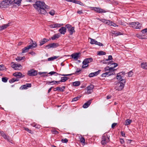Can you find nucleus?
I'll use <instances>...</instances> for the list:
<instances>
[{
    "label": "nucleus",
    "instance_id": "1",
    "mask_svg": "<svg viewBox=\"0 0 147 147\" xmlns=\"http://www.w3.org/2000/svg\"><path fill=\"white\" fill-rule=\"evenodd\" d=\"M33 6L39 13L41 14H45L47 13L45 9H49V7L46 5L45 3L41 1H37Z\"/></svg>",
    "mask_w": 147,
    "mask_h": 147
},
{
    "label": "nucleus",
    "instance_id": "2",
    "mask_svg": "<svg viewBox=\"0 0 147 147\" xmlns=\"http://www.w3.org/2000/svg\"><path fill=\"white\" fill-rule=\"evenodd\" d=\"M13 75L16 77V78H13L9 80V82L12 83L16 81H18L19 80L20 78H23L25 76L23 75L20 72H16L13 74Z\"/></svg>",
    "mask_w": 147,
    "mask_h": 147
},
{
    "label": "nucleus",
    "instance_id": "3",
    "mask_svg": "<svg viewBox=\"0 0 147 147\" xmlns=\"http://www.w3.org/2000/svg\"><path fill=\"white\" fill-rule=\"evenodd\" d=\"M13 3V1L11 0H3L0 3V8H7L9 5Z\"/></svg>",
    "mask_w": 147,
    "mask_h": 147
},
{
    "label": "nucleus",
    "instance_id": "4",
    "mask_svg": "<svg viewBox=\"0 0 147 147\" xmlns=\"http://www.w3.org/2000/svg\"><path fill=\"white\" fill-rule=\"evenodd\" d=\"M67 29L70 35L72 34L73 32H75L74 27H72L69 24H68L66 25L65 27V33L66 32Z\"/></svg>",
    "mask_w": 147,
    "mask_h": 147
},
{
    "label": "nucleus",
    "instance_id": "5",
    "mask_svg": "<svg viewBox=\"0 0 147 147\" xmlns=\"http://www.w3.org/2000/svg\"><path fill=\"white\" fill-rule=\"evenodd\" d=\"M101 143L102 145L106 144L110 141L109 136L108 137L107 134L105 133L102 136Z\"/></svg>",
    "mask_w": 147,
    "mask_h": 147
},
{
    "label": "nucleus",
    "instance_id": "6",
    "mask_svg": "<svg viewBox=\"0 0 147 147\" xmlns=\"http://www.w3.org/2000/svg\"><path fill=\"white\" fill-rule=\"evenodd\" d=\"M129 24L131 25V27L134 28L139 29H142V24L138 22L130 23Z\"/></svg>",
    "mask_w": 147,
    "mask_h": 147
},
{
    "label": "nucleus",
    "instance_id": "7",
    "mask_svg": "<svg viewBox=\"0 0 147 147\" xmlns=\"http://www.w3.org/2000/svg\"><path fill=\"white\" fill-rule=\"evenodd\" d=\"M125 75V73L124 72H121L117 74L116 76L117 79L119 81L125 82V81L124 79L122 78Z\"/></svg>",
    "mask_w": 147,
    "mask_h": 147
},
{
    "label": "nucleus",
    "instance_id": "8",
    "mask_svg": "<svg viewBox=\"0 0 147 147\" xmlns=\"http://www.w3.org/2000/svg\"><path fill=\"white\" fill-rule=\"evenodd\" d=\"M125 83V82H118L116 84L117 86L115 87V89L118 90H121L123 88Z\"/></svg>",
    "mask_w": 147,
    "mask_h": 147
},
{
    "label": "nucleus",
    "instance_id": "9",
    "mask_svg": "<svg viewBox=\"0 0 147 147\" xmlns=\"http://www.w3.org/2000/svg\"><path fill=\"white\" fill-rule=\"evenodd\" d=\"M92 9L94 11L98 13H103L107 12V10H105L100 7H92Z\"/></svg>",
    "mask_w": 147,
    "mask_h": 147
},
{
    "label": "nucleus",
    "instance_id": "10",
    "mask_svg": "<svg viewBox=\"0 0 147 147\" xmlns=\"http://www.w3.org/2000/svg\"><path fill=\"white\" fill-rule=\"evenodd\" d=\"M92 9L94 11L98 13H103L107 12V10H105L100 7H92Z\"/></svg>",
    "mask_w": 147,
    "mask_h": 147
},
{
    "label": "nucleus",
    "instance_id": "11",
    "mask_svg": "<svg viewBox=\"0 0 147 147\" xmlns=\"http://www.w3.org/2000/svg\"><path fill=\"white\" fill-rule=\"evenodd\" d=\"M11 65V67L15 70H18L22 68V66L19 64H16L13 62H12Z\"/></svg>",
    "mask_w": 147,
    "mask_h": 147
},
{
    "label": "nucleus",
    "instance_id": "12",
    "mask_svg": "<svg viewBox=\"0 0 147 147\" xmlns=\"http://www.w3.org/2000/svg\"><path fill=\"white\" fill-rule=\"evenodd\" d=\"M0 134L4 138L7 140L8 141L11 143L12 140L9 136L7 135L3 131H0Z\"/></svg>",
    "mask_w": 147,
    "mask_h": 147
},
{
    "label": "nucleus",
    "instance_id": "13",
    "mask_svg": "<svg viewBox=\"0 0 147 147\" xmlns=\"http://www.w3.org/2000/svg\"><path fill=\"white\" fill-rule=\"evenodd\" d=\"M37 74L36 71L34 69H31L28 71V75L30 76H36Z\"/></svg>",
    "mask_w": 147,
    "mask_h": 147
},
{
    "label": "nucleus",
    "instance_id": "14",
    "mask_svg": "<svg viewBox=\"0 0 147 147\" xmlns=\"http://www.w3.org/2000/svg\"><path fill=\"white\" fill-rule=\"evenodd\" d=\"M115 74V73L113 71V72H111L109 71L108 72H106L105 73L102 74L101 75V76L102 77H108L111 75H113Z\"/></svg>",
    "mask_w": 147,
    "mask_h": 147
},
{
    "label": "nucleus",
    "instance_id": "15",
    "mask_svg": "<svg viewBox=\"0 0 147 147\" xmlns=\"http://www.w3.org/2000/svg\"><path fill=\"white\" fill-rule=\"evenodd\" d=\"M58 46V44L56 43H52L49 44L48 45L45 46V48L47 47L48 49H49L51 48H55Z\"/></svg>",
    "mask_w": 147,
    "mask_h": 147
},
{
    "label": "nucleus",
    "instance_id": "16",
    "mask_svg": "<svg viewBox=\"0 0 147 147\" xmlns=\"http://www.w3.org/2000/svg\"><path fill=\"white\" fill-rule=\"evenodd\" d=\"M94 86L92 85H90L88 86L86 89L87 92L89 94L91 93L92 91V89L94 88Z\"/></svg>",
    "mask_w": 147,
    "mask_h": 147
},
{
    "label": "nucleus",
    "instance_id": "17",
    "mask_svg": "<svg viewBox=\"0 0 147 147\" xmlns=\"http://www.w3.org/2000/svg\"><path fill=\"white\" fill-rule=\"evenodd\" d=\"M63 24H61L57 23L52 24L50 25V27L51 28H59L63 26Z\"/></svg>",
    "mask_w": 147,
    "mask_h": 147
},
{
    "label": "nucleus",
    "instance_id": "18",
    "mask_svg": "<svg viewBox=\"0 0 147 147\" xmlns=\"http://www.w3.org/2000/svg\"><path fill=\"white\" fill-rule=\"evenodd\" d=\"M80 54V53H76L72 54L71 56V57L74 59L75 60H77L78 58L79 57V55Z\"/></svg>",
    "mask_w": 147,
    "mask_h": 147
},
{
    "label": "nucleus",
    "instance_id": "19",
    "mask_svg": "<svg viewBox=\"0 0 147 147\" xmlns=\"http://www.w3.org/2000/svg\"><path fill=\"white\" fill-rule=\"evenodd\" d=\"M31 84H26L21 86L20 89L22 90L23 89H26L28 87H31Z\"/></svg>",
    "mask_w": 147,
    "mask_h": 147
},
{
    "label": "nucleus",
    "instance_id": "20",
    "mask_svg": "<svg viewBox=\"0 0 147 147\" xmlns=\"http://www.w3.org/2000/svg\"><path fill=\"white\" fill-rule=\"evenodd\" d=\"M92 99H90L88 100L87 102L85 103L83 106L84 108H86L88 107L91 104L92 101Z\"/></svg>",
    "mask_w": 147,
    "mask_h": 147
},
{
    "label": "nucleus",
    "instance_id": "21",
    "mask_svg": "<svg viewBox=\"0 0 147 147\" xmlns=\"http://www.w3.org/2000/svg\"><path fill=\"white\" fill-rule=\"evenodd\" d=\"M60 82H64V77H61V80L59 81H51L52 83L51 85H53L57 84H58Z\"/></svg>",
    "mask_w": 147,
    "mask_h": 147
},
{
    "label": "nucleus",
    "instance_id": "22",
    "mask_svg": "<svg viewBox=\"0 0 147 147\" xmlns=\"http://www.w3.org/2000/svg\"><path fill=\"white\" fill-rule=\"evenodd\" d=\"M31 45H29L25 47L22 50V53H24L26 52H27L28 51V50L31 49Z\"/></svg>",
    "mask_w": 147,
    "mask_h": 147
},
{
    "label": "nucleus",
    "instance_id": "23",
    "mask_svg": "<svg viewBox=\"0 0 147 147\" xmlns=\"http://www.w3.org/2000/svg\"><path fill=\"white\" fill-rule=\"evenodd\" d=\"M60 36V35L59 34H56L51 37V38L52 40H56L59 38Z\"/></svg>",
    "mask_w": 147,
    "mask_h": 147
},
{
    "label": "nucleus",
    "instance_id": "24",
    "mask_svg": "<svg viewBox=\"0 0 147 147\" xmlns=\"http://www.w3.org/2000/svg\"><path fill=\"white\" fill-rule=\"evenodd\" d=\"M100 20L102 22L106 24L107 25H110L111 21L108 20H107L105 19H101Z\"/></svg>",
    "mask_w": 147,
    "mask_h": 147
},
{
    "label": "nucleus",
    "instance_id": "25",
    "mask_svg": "<svg viewBox=\"0 0 147 147\" xmlns=\"http://www.w3.org/2000/svg\"><path fill=\"white\" fill-rule=\"evenodd\" d=\"M31 125L32 126L35 127L37 129H39L41 127V126L40 125L34 122L33 123L31 124Z\"/></svg>",
    "mask_w": 147,
    "mask_h": 147
},
{
    "label": "nucleus",
    "instance_id": "26",
    "mask_svg": "<svg viewBox=\"0 0 147 147\" xmlns=\"http://www.w3.org/2000/svg\"><path fill=\"white\" fill-rule=\"evenodd\" d=\"M49 40L45 38H44L40 42V45L41 46L44 44L46 42L48 41Z\"/></svg>",
    "mask_w": 147,
    "mask_h": 147
},
{
    "label": "nucleus",
    "instance_id": "27",
    "mask_svg": "<svg viewBox=\"0 0 147 147\" xmlns=\"http://www.w3.org/2000/svg\"><path fill=\"white\" fill-rule=\"evenodd\" d=\"M9 26V24H4L1 26H0V31L5 29Z\"/></svg>",
    "mask_w": 147,
    "mask_h": 147
},
{
    "label": "nucleus",
    "instance_id": "28",
    "mask_svg": "<svg viewBox=\"0 0 147 147\" xmlns=\"http://www.w3.org/2000/svg\"><path fill=\"white\" fill-rule=\"evenodd\" d=\"M82 63L83 64V65H82V68H85L87 67L88 65H87L86 66H84V65H86L88 64V63L87 62V61L85 59L83 61Z\"/></svg>",
    "mask_w": 147,
    "mask_h": 147
},
{
    "label": "nucleus",
    "instance_id": "29",
    "mask_svg": "<svg viewBox=\"0 0 147 147\" xmlns=\"http://www.w3.org/2000/svg\"><path fill=\"white\" fill-rule=\"evenodd\" d=\"M141 66L143 69H147V63H142L141 64Z\"/></svg>",
    "mask_w": 147,
    "mask_h": 147
},
{
    "label": "nucleus",
    "instance_id": "30",
    "mask_svg": "<svg viewBox=\"0 0 147 147\" xmlns=\"http://www.w3.org/2000/svg\"><path fill=\"white\" fill-rule=\"evenodd\" d=\"M90 43L91 44H95L96 45H97V44L98 42L96 40H95L94 39H92L91 38H90Z\"/></svg>",
    "mask_w": 147,
    "mask_h": 147
},
{
    "label": "nucleus",
    "instance_id": "31",
    "mask_svg": "<svg viewBox=\"0 0 147 147\" xmlns=\"http://www.w3.org/2000/svg\"><path fill=\"white\" fill-rule=\"evenodd\" d=\"M80 84V82L79 81H77L73 82V85L75 86H79Z\"/></svg>",
    "mask_w": 147,
    "mask_h": 147
},
{
    "label": "nucleus",
    "instance_id": "32",
    "mask_svg": "<svg viewBox=\"0 0 147 147\" xmlns=\"http://www.w3.org/2000/svg\"><path fill=\"white\" fill-rule=\"evenodd\" d=\"M132 121L131 120L127 119L125 121V125H129L131 123Z\"/></svg>",
    "mask_w": 147,
    "mask_h": 147
},
{
    "label": "nucleus",
    "instance_id": "33",
    "mask_svg": "<svg viewBox=\"0 0 147 147\" xmlns=\"http://www.w3.org/2000/svg\"><path fill=\"white\" fill-rule=\"evenodd\" d=\"M81 97V96H77L74 98L71 101L72 102H76Z\"/></svg>",
    "mask_w": 147,
    "mask_h": 147
},
{
    "label": "nucleus",
    "instance_id": "34",
    "mask_svg": "<svg viewBox=\"0 0 147 147\" xmlns=\"http://www.w3.org/2000/svg\"><path fill=\"white\" fill-rule=\"evenodd\" d=\"M106 53L105 52L102 51H100L97 52V55H104L106 54Z\"/></svg>",
    "mask_w": 147,
    "mask_h": 147
},
{
    "label": "nucleus",
    "instance_id": "35",
    "mask_svg": "<svg viewBox=\"0 0 147 147\" xmlns=\"http://www.w3.org/2000/svg\"><path fill=\"white\" fill-rule=\"evenodd\" d=\"M22 0H14L12 1H13V4L15 3L19 5L21 3Z\"/></svg>",
    "mask_w": 147,
    "mask_h": 147
},
{
    "label": "nucleus",
    "instance_id": "36",
    "mask_svg": "<svg viewBox=\"0 0 147 147\" xmlns=\"http://www.w3.org/2000/svg\"><path fill=\"white\" fill-rule=\"evenodd\" d=\"M59 31L60 33L61 34H64V27H62L60 28Z\"/></svg>",
    "mask_w": 147,
    "mask_h": 147
},
{
    "label": "nucleus",
    "instance_id": "37",
    "mask_svg": "<svg viewBox=\"0 0 147 147\" xmlns=\"http://www.w3.org/2000/svg\"><path fill=\"white\" fill-rule=\"evenodd\" d=\"M32 43L30 45H31V49H32V48L36 47L37 46V45L36 43L35 42H34V43L33 42V41L32 40Z\"/></svg>",
    "mask_w": 147,
    "mask_h": 147
},
{
    "label": "nucleus",
    "instance_id": "38",
    "mask_svg": "<svg viewBox=\"0 0 147 147\" xmlns=\"http://www.w3.org/2000/svg\"><path fill=\"white\" fill-rule=\"evenodd\" d=\"M48 74L51 75L54 74L55 76H57L58 74V73L54 71H51Z\"/></svg>",
    "mask_w": 147,
    "mask_h": 147
},
{
    "label": "nucleus",
    "instance_id": "39",
    "mask_svg": "<svg viewBox=\"0 0 147 147\" xmlns=\"http://www.w3.org/2000/svg\"><path fill=\"white\" fill-rule=\"evenodd\" d=\"M25 58V57H18L17 58H16V60L18 61H20L22 59H23Z\"/></svg>",
    "mask_w": 147,
    "mask_h": 147
},
{
    "label": "nucleus",
    "instance_id": "40",
    "mask_svg": "<svg viewBox=\"0 0 147 147\" xmlns=\"http://www.w3.org/2000/svg\"><path fill=\"white\" fill-rule=\"evenodd\" d=\"M47 73V72H40L39 73V74L40 75H42V76L46 77L47 76H48V75H45V74H46Z\"/></svg>",
    "mask_w": 147,
    "mask_h": 147
},
{
    "label": "nucleus",
    "instance_id": "41",
    "mask_svg": "<svg viewBox=\"0 0 147 147\" xmlns=\"http://www.w3.org/2000/svg\"><path fill=\"white\" fill-rule=\"evenodd\" d=\"M57 57L56 56H54L53 57H51L50 58H49L48 59V61H52L53 60L55 59H57Z\"/></svg>",
    "mask_w": 147,
    "mask_h": 147
},
{
    "label": "nucleus",
    "instance_id": "42",
    "mask_svg": "<svg viewBox=\"0 0 147 147\" xmlns=\"http://www.w3.org/2000/svg\"><path fill=\"white\" fill-rule=\"evenodd\" d=\"M54 91H56L57 90H59L60 91H63V89L59 87H57V88H55L54 89Z\"/></svg>",
    "mask_w": 147,
    "mask_h": 147
},
{
    "label": "nucleus",
    "instance_id": "43",
    "mask_svg": "<svg viewBox=\"0 0 147 147\" xmlns=\"http://www.w3.org/2000/svg\"><path fill=\"white\" fill-rule=\"evenodd\" d=\"M23 129L27 131H28V133H31L32 131L29 128L26 127H23Z\"/></svg>",
    "mask_w": 147,
    "mask_h": 147
},
{
    "label": "nucleus",
    "instance_id": "44",
    "mask_svg": "<svg viewBox=\"0 0 147 147\" xmlns=\"http://www.w3.org/2000/svg\"><path fill=\"white\" fill-rule=\"evenodd\" d=\"M110 26H112L114 27L118 26V25H117L116 24H115V23H113V22H112V21H111L110 23Z\"/></svg>",
    "mask_w": 147,
    "mask_h": 147
},
{
    "label": "nucleus",
    "instance_id": "45",
    "mask_svg": "<svg viewBox=\"0 0 147 147\" xmlns=\"http://www.w3.org/2000/svg\"><path fill=\"white\" fill-rule=\"evenodd\" d=\"M86 59L87 61V62L88 63L91 62H92L93 61V59L91 58Z\"/></svg>",
    "mask_w": 147,
    "mask_h": 147
},
{
    "label": "nucleus",
    "instance_id": "46",
    "mask_svg": "<svg viewBox=\"0 0 147 147\" xmlns=\"http://www.w3.org/2000/svg\"><path fill=\"white\" fill-rule=\"evenodd\" d=\"M82 69H77L76 71L75 72V74L78 75L80 73H79L81 71Z\"/></svg>",
    "mask_w": 147,
    "mask_h": 147
},
{
    "label": "nucleus",
    "instance_id": "47",
    "mask_svg": "<svg viewBox=\"0 0 147 147\" xmlns=\"http://www.w3.org/2000/svg\"><path fill=\"white\" fill-rule=\"evenodd\" d=\"M133 75V72L132 71H130L128 73V76L129 77H131Z\"/></svg>",
    "mask_w": 147,
    "mask_h": 147
},
{
    "label": "nucleus",
    "instance_id": "48",
    "mask_svg": "<svg viewBox=\"0 0 147 147\" xmlns=\"http://www.w3.org/2000/svg\"><path fill=\"white\" fill-rule=\"evenodd\" d=\"M8 79L5 77L2 78V81L4 82H7Z\"/></svg>",
    "mask_w": 147,
    "mask_h": 147
},
{
    "label": "nucleus",
    "instance_id": "49",
    "mask_svg": "<svg viewBox=\"0 0 147 147\" xmlns=\"http://www.w3.org/2000/svg\"><path fill=\"white\" fill-rule=\"evenodd\" d=\"M51 132L52 133L55 134H58L59 133V132L57 131L55 129L52 130Z\"/></svg>",
    "mask_w": 147,
    "mask_h": 147
},
{
    "label": "nucleus",
    "instance_id": "50",
    "mask_svg": "<svg viewBox=\"0 0 147 147\" xmlns=\"http://www.w3.org/2000/svg\"><path fill=\"white\" fill-rule=\"evenodd\" d=\"M141 32L142 34L146 33L147 34V28H145L142 30Z\"/></svg>",
    "mask_w": 147,
    "mask_h": 147
},
{
    "label": "nucleus",
    "instance_id": "51",
    "mask_svg": "<svg viewBox=\"0 0 147 147\" xmlns=\"http://www.w3.org/2000/svg\"><path fill=\"white\" fill-rule=\"evenodd\" d=\"M101 71V70H99L97 71H96V72H94V76H97L99 74L100 72Z\"/></svg>",
    "mask_w": 147,
    "mask_h": 147
},
{
    "label": "nucleus",
    "instance_id": "52",
    "mask_svg": "<svg viewBox=\"0 0 147 147\" xmlns=\"http://www.w3.org/2000/svg\"><path fill=\"white\" fill-rule=\"evenodd\" d=\"M80 141L81 142L84 143L85 142V139L84 138L82 137L80 139Z\"/></svg>",
    "mask_w": 147,
    "mask_h": 147
},
{
    "label": "nucleus",
    "instance_id": "53",
    "mask_svg": "<svg viewBox=\"0 0 147 147\" xmlns=\"http://www.w3.org/2000/svg\"><path fill=\"white\" fill-rule=\"evenodd\" d=\"M5 67L3 65H0V71H3Z\"/></svg>",
    "mask_w": 147,
    "mask_h": 147
},
{
    "label": "nucleus",
    "instance_id": "54",
    "mask_svg": "<svg viewBox=\"0 0 147 147\" xmlns=\"http://www.w3.org/2000/svg\"><path fill=\"white\" fill-rule=\"evenodd\" d=\"M55 12L53 10H51L49 12V13L51 16H53L55 14Z\"/></svg>",
    "mask_w": 147,
    "mask_h": 147
},
{
    "label": "nucleus",
    "instance_id": "55",
    "mask_svg": "<svg viewBox=\"0 0 147 147\" xmlns=\"http://www.w3.org/2000/svg\"><path fill=\"white\" fill-rule=\"evenodd\" d=\"M136 37L140 39H143L142 36L139 34H137L136 35Z\"/></svg>",
    "mask_w": 147,
    "mask_h": 147
},
{
    "label": "nucleus",
    "instance_id": "56",
    "mask_svg": "<svg viewBox=\"0 0 147 147\" xmlns=\"http://www.w3.org/2000/svg\"><path fill=\"white\" fill-rule=\"evenodd\" d=\"M65 74V81L66 80H67L68 78L65 77L66 76H71L72 75V74Z\"/></svg>",
    "mask_w": 147,
    "mask_h": 147
},
{
    "label": "nucleus",
    "instance_id": "57",
    "mask_svg": "<svg viewBox=\"0 0 147 147\" xmlns=\"http://www.w3.org/2000/svg\"><path fill=\"white\" fill-rule=\"evenodd\" d=\"M109 64H111V65L114 64V65L113 67L114 68L118 66V64L116 63H111V62H109Z\"/></svg>",
    "mask_w": 147,
    "mask_h": 147
},
{
    "label": "nucleus",
    "instance_id": "58",
    "mask_svg": "<svg viewBox=\"0 0 147 147\" xmlns=\"http://www.w3.org/2000/svg\"><path fill=\"white\" fill-rule=\"evenodd\" d=\"M112 59V56L111 55H110L108 57V59H106L105 61H108V60H111Z\"/></svg>",
    "mask_w": 147,
    "mask_h": 147
},
{
    "label": "nucleus",
    "instance_id": "59",
    "mask_svg": "<svg viewBox=\"0 0 147 147\" xmlns=\"http://www.w3.org/2000/svg\"><path fill=\"white\" fill-rule=\"evenodd\" d=\"M71 2L75 3L78 4L79 3V1L76 0H72Z\"/></svg>",
    "mask_w": 147,
    "mask_h": 147
},
{
    "label": "nucleus",
    "instance_id": "60",
    "mask_svg": "<svg viewBox=\"0 0 147 147\" xmlns=\"http://www.w3.org/2000/svg\"><path fill=\"white\" fill-rule=\"evenodd\" d=\"M94 73H90L89 75V76L90 77H94Z\"/></svg>",
    "mask_w": 147,
    "mask_h": 147
},
{
    "label": "nucleus",
    "instance_id": "61",
    "mask_svg": "<svg viewBox=\"0 0 147 147\" xmlns=\"http://www.w3.org/2000/svg\"><path fill=\"white\" fill-rule=\"evenodd\" d=\"M114 34H116L117 36L120 35H121L122 34L120 32H116V33L115 32V33H114Z\"/></svg>",
    "mask_w": 147,
    "mask_h": 147
},
{
    "label": "nucleus",
    "instance_id": "62",
    "mask_svg": "<svg viewBox=\"0 0 147 147\" xmlns=\"http://www.w3.org/2000/svg\"><path fill=\"white\" fill-rule=\"evenodd\" d=\"M117 123H114L112 125L111 127L112 128H114L116 125H117Z\"/></svg>",
    "mask_w": 147,
    "mask_h": 147
},
{
    "label": "nucleus",
    "instance_id": "63",
    "mask_svg": "<svg viewBox=\"0 0 147 147\" xmlns=\"http://www.w3.org/2000/svg\"><path fill=\"white\" fill-rule=\"evenodd\" d=\"M98 45V46H103V44L100 43V42H97V45Z\"/></svg>",
    "mask_w": 147,
    "mask_h": 147
},
{
    "label": "nucleus",
    "instance_id": "64",
    "mask_svg": "<svg viewBox=\"0 0 147 147\" xmlns=\"http://www.w3.org/2000/svg\"><path fill=\"white\" fill-rule=\"evenodd\" d=\"M29 53L32 55H35V52L33 51H32L31 52H29Z\"/></svg>",
    "mask_w": 147,
    "mask_h": 147
}]
</instances>
